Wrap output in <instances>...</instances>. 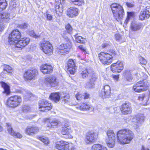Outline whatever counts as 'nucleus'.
<instances>
[{"label":"nucleus","instance_id":"nucleus-1","mask_svg":"<svg viewBox=\"0 0 150 150\" xmlns=\"http://www.w3.org/2000/svg\"><path fill=\"white\" fill-rule=\"evenodd\" d=\"M117 141L121 144L129 143L134 137L132 132L128 129H124L118 131L117 133Z\"/></svg>","mask_w":150,"mask_h":150},{"label":"nucleus","instance_id":"nucleus-2","mask_svg":"<svg viewBox=\"0 0 150 150\" xmlns=\"http://www.w3.org/2000/svg\"><path fill=\"white\" fill-rule=\"evenodd\" d=\"M116 55L115 51L111 50L108 53L101 52L99 54V58L100 62L104 64L108 65L112 62L113 58Z\"/></svg>","mask_w":150,"mask_h":150},{"label":"nucleus","instance_id":"nucleus-3","mask_svg":"<svg viewBox=\"0 0 150 150\" xmlns=\"http://www.w3.org/2000/svg\"><path fill=\"white\" fill-rule=\"evenodd\" d=\"M110 7L113 16L116 20L118 21L122 19L124 13L122 6L117 3L112 4Z\"/></svg>","mask_w":150,"mask_h":150},{"label":"nucleus","instance_id":"nucleus-4","mask_svg":"<svg viewBox=\"0 0 150 150\" xmlns=\"http://www.w3.org/2000/svg\"><path fill=\"white\" fill-rule=\"evenodd\" d=\"M22 101L21 97L18 96H13L9 98L6 105L11 108H15L19 105Z\"/></svg>","mask_w":150,"mask_h":150},{"label":"nucleus","instance_id":"nucleus-5","mask_svg":"<svg viewBox=\"0 0 150 150\" xmlns=\"http://www.w3.org/2000/svg\"><path fill=\"white\" fill-rule=\"evenodd\" d=\"M68 40L67 43L57 45L56 52L59 54H64V53H68L69 51L71 46V42L68 40V38H66Z\"/></svg>","mask_w":150,"mask_h":150},{"label":"nucleus","instance_id":"nucleus-6","mask_svg":"<svg viewBox=\"0 0 150 150\" xmlns=\"http://www.w3.org/2000/svg\"><path fill=\"white\" fill-rule=\"evenodd\" d=\"M21 36L20 31L17 30H13L9 35L8 42L10 45H15L17 44Z\"/></svg>","mask_w":150,"mask_h":150},{"label":"nucleus","instance_id":"nucleus-7","mask_svg":"<svg viewBox=\"0 0 150 150\" xmlns=\"http://www.w3.org/2000/svg\"><path fill=\"white\" fill-rule=\"evenodd\" d=\"M148 86V84L146 81L144 80L135 84L133 86V89L136 92H140L146 90Z\"/></svg>","mask_w":150,"mask_h":150},{"label":"nucleus","instance_id":"nucleus-8","mask_svg":"<svg viewBox=\"0 0 150 150\" xmlns=\"http://www.w3.org/2000/svg\"><path fill=\"white\" fill-rule=\"evenodd\" d=\"M40 48L46 54L51 55L52 53L53 48L48 41H44L40 44Z\"/></svg>","mask_w":150,"mask_h":150},{"label":"nucleus","instance_id":"nucleus-9","mask_svg":"<svg viewBox=\"0 0 150 150\" xmlns=\"http://www.w3.org/2000/svg\"><path fill=\"white\" fill-rule=\"evenodd\" d=\"M107 134L108 137L106 140L107 145L109 148H113L115 144V134L112 130H109L108 131Z\"/></svg>","mask_w":150,"mask_h":150},{"label":"nucleus","instance_id":"nucleus-10","mask_svg":"<svg viewBox=\"0 0 150 150\" xmlns=\"http://www.w3.org/2000/svg\"><path fill=\"white\" fill-rule=\"evenodd\" d=\"M39 110L43 112H47L52 107L51 104L45 99H42L39 102Z\"/></svg>","mask_w":150,"mask_h":150},{"label":"nucleus","instance_id":"nucleus-11","mask_svg":"<svg viewBox=\"0 0 150 150\" xmlns=\"http://www.w3.org/2000/svg\"><path fill=\"white\" fill-rule=\"evenodd\" d=\"M37 70H28L25 71L24 74V78L25 81L30 80L33 79L37 74Z\"/></svg>","mask_w":150,"mask_h":150},{"label":"nucleus","instance_id":"nucleus-12","mask_svg":"<svg viewBox=\"0 0 150 150\" xmlns=\"http://www.w3.org/2000/svg\"><path fill=\"white\" fill-rule=\"evenodd\" d=\"M120 110L124 115L131 114L132 110L131 104L129 102H125L121 105Z\"/></svg>","mask_w":150,"mask_h":150},{"label":"nucleus","instance_id":"nucleus-13","mask_svg":"<svg viewBox=\"0 0 150 150\" xmlns=\"http://www.w3.org/2000/svg\"><path fill=\"white\" fill-rule=\"evenodd\" d=\"M45 83L51 87H55L58 85V81L56 78L54 76H51L46 78Z\"/></svg>","mask_w":150,"mask_h":150},{"label":"nucleus","instance_id":"nucleus-14","mask_svg":"<svg viewBox=\"0 0 150 150\" xmlns=\"http://www.w3.org/2000/svg\"><path fill=\"white\" fill-rule=\"evenodd\" d=\"M47 126L49 128H56L61 125V122L58 120L47 119L45 121Z\"/></svg>","mask_w":150,"mask_h":150},{"label":"nucleus","instance_id":"nucleus-15","mask_svg":"<svg viewBox=\"0 0 150 150\" xmlns=\"http://www.w3.org/2000/svg\"><path fill=\"white\" fill-rule=\"evenodd\" d=\"M123 69V63L120 62L112 64L111 67V70L114 73L120 72Z\"/></svg>","mask_w":150,"mask_h":150},{"label":"nucleus","instance_id":"nucleus-16","mask_svg":"<svg viewBox=\"0 0 150 150\" xmlns=\"http://www.w3.org/2000/svg\"><path fill=\"white\" fill-rule=\"evenodd\" d=\"M111 92L110 88L108 85H106L104 86L103 88L100 91L99 96L103 98H108Z\"/></svg>","mask_w":150,"mask_h":150},{"label":"nucleus","instance_id":"nucleus-17","mask_svg":"<svg viewBox=\"0 0 150 150\" xmlns=\"http://www.w3.org/2000/svg\"><path fill=\"white\" fill-rule=\"evenodd\" d=\"M55 147L59 150H70L69 143L63 140L58 142Z\"/></svg>","mask_w":150,"mask_h":150},{"label":"nucleus","instance_id":"nucleus-18","mask_svg":"<svg viewBox=\"0 0 150 150\" xmlns=\"http://www.w3.org/2000/svg\"><path fill=\"white\" fill-rule=\"evenodd\" d=\"M67 66L68 71L71 74H74L77 67L74 60L70 59H69L67 62Z\"/></svg>","mask_w":150,"mask_h":150},{"label":"nucleus","instance_id":"nucleus-19","mask_svg":"<svg viewBox=\"0 0 150 150\" xmlns=\"http://www.w3.org/2000/svg\"><path fill=\"white\" fill-rule=\"evenodd\" d=\"M97 136L93 132H89L86 135L85 142L87 144L94 142L96 139Z\"/></svg>","mask_w":150,"mask_h":150},{"label":"nucleus","instance_id":"nucleus-20","mask_svg":"<svg viewBox=\"0 0 150 150\" xmlns=\"http://www.w3.org/2000/svg\"><path fill=\"white\" fill-rule=\"evenodd\" d=\"M91 77H89V81L85 85V87L86 88H92L95 85L94 82L97 79L96 74H92Z\"/></svg>","mask_w":150,"mask_h":150},{"label":"nucleus","instance_id":"nucleus-21","mask_svg":"<svg viewBox=\"0 0 150 150\" xmlns=\"http://www.w3.org/2000/svg\"><path fill=\"white\" fill-rule=\"evenodd\" d=\"M96 74L91 69L86 68L82 69L80 71V76L83 79H86L88 76H89V77H91V76L92 75V74Z\"/></svg>","mask_w":150,"mask_h":150},{"label":"nucleus","instance_id":"nucleus-22","mask_svg":"<svg viewBox=\"0 0 150 150\" xmlns=\"http://www.w3.org/2000/svg\"><path fill=\"white\" fill-rule=\"evenodd\" d=\"M29 38H24L19 40L17 44H16V47L17 48H22L28 44L30 42Z\"/></svg>","mask_w":150,"mask_h":150},{"label":"nucleus","instance_id":"nucleus-23","mask_svg":"<svg viewBox=\"0 0 150 150\" xmlns=\"http://www.w3.org/2000/svg\"><path fill=\"white\" fill-rule=\"evenodd\" d=\"M40 68L41 71L45 74L51 73L53 71V68L51 65L47 64H42Z\"/></svg>","mask_w":150,"mask_h":150},{"label":"nucleus","instance_id":"nucleus-24","mask_svg":"<svg viewBox=\"0 0 150 150\" xmlns=\"http://www.w3.org/2000/svg\"><path fill=\"white\" fill-rule=\"evenodd\" d=\"M39 130V128L36 126L28 127L25 130L26 133L29 135H32L38 132Z\"/></svg>","mask_w":150,"mask_h":150},{"label":"nucleus","instance_id":"nucleus-25","mask_svg":"<svg viewBox=\"0 0 150 150\" xmlns=\"http://www.w3.org/2000/svg\"><path fill=\"white\" fill-rule=\"evenodd\" d=\"M78 9L75 7H70L67 10V14L70 17L76 16L78 14Z\"/></svg>","mask_w":150,"mask_h":150},{"label":"nucleus","instance_id":"nucleus-26","mask_svg":"<svg viewBox=\"0 0 150 150\" xmlns=\"http://www.w3.org/2000/svg\"><path fill=\"white\" fill-rule=\"evenodd\" d=\"M144 118V115L141 114H138L137 116L134 117L133 122L136 125V127L139 124L143 122Z\"/></svg>","mask_w":150,"mask_h":150},{"label":"nucleus","instance_id":"nucleus-27","mask_svg":"<svg viewBox=\"0 0 150 150\" xmlns=\"http://www.w3.org/2000/svg\"><path fill=\"white\" fill-rule=\"evenodd\" d=\"M6 124L8 126V131L10 134L13 137H15L18 138H21L22 137V135L20 133L18 132L16 133L13 130L10 124L6 123Z\"/></svg>","mask_w":150,"mask_h":150},{"label":"nucleus","instance_id":"nucleus-28","mask_svg":"<svg viewBox=\"0 0 150 150\" xmlns=\"http://www.w3.org/2000/svg\"><path fill=\"white\" fill-rule=\"evenodd\" d=\"M10 14L7 13H0V21L5 23H9L10 20Z\"/></svg>","mask_w":150,"mask_h":150},{"label":"nucleus","instance_id":"nucleus-29","mask_svg":"<svg viewBox=\"0 0 150 150\" xmlns=\"http://www.w3.org/2000/svg\"><path fill=\"white\" fill-rule=\"evenodd\" d=\"M56 3H57L55 4V10L56 14L59 16H60L62 15V13L63 11L62 8L60 7V5L61 4L60 0H55Z\"/></svg>","mask_w":150,"mask_h":150},{"label":"nucleus","instance_id":"nucleus-30","mask_svg":"<svg viewBox=\"0 0 150 150\" xmlns=\"http://www.w3.org/2000/svg\"><path fill=\"white\" fill-rule=\"evenodd\" d=\"M73 132L71 127L67 124H65L62 128L61 132L63 135L68 134Z\"/></svg>","mask_w":150,"mask_h":150},{"label":"nucleus","instance_id":"nucleus-31","mask_svg":"<svg viewBox=\"0 0 150 150\" xmlns=\"http://www.w3.org/2000/svg\"><path fill=\"white\" fill-rule=\"evenodd\" d=\"M130 28L132 31H138L142 29V24L140 23L133 22L131 24Z\"/></svg>","mask_w":150,"mask_h":150},{"label":"nucleus","instance_id":"nucleus-32","mask_svg":"<svg viewBox=\"0 0 150 150\" xmlns=\"http://www.w3.org/2000/svg\"><path fill=\"white\" fill-rule=\"evenodd\" d=\"M61 95L59 93H52L50 96V98L55 103H57L59 100Z\"/></svg>","mask_w":150,"mask_h":150},{"label":"nucleus","instance_id":"nucleus-33","mask_svg":"<svg viewBox=\"0 0 150 150\" xmlns=\"http://www.w3.org/2000/svg\"><path fill=\"white\" fill-rule=\"evenodd\" d=\"M0 83L1 86L4 89L3 93L6 94V95H9L10 93V88L9 86L3 82H1Z\"/></svg>","mask_w":150,"mask_h":150},{"label":"nucleus","instance_id":"nucleus-34","mask_svg":"<svg viewBox=\"0 0 150 150\" xmlns=\"http://www.w3.org/2000/svg\"><path fill=\"white\" fill-rule=\"evenodd\" d=\"M124 75L126 78L127 81H131L132 79V77L131 74L130 70L128 69H126L123 74Z\"/></svg>","mask_w":150,"mask_h":150},{"label":"nucleus","instance_id":"nucleus-35","mask_svg":"<svg viewBox=\"0 0 150 150\" xmlns=\"http://www.w3.org/2000/svg\"><path fill=\"white\" fill-rule=\"evenodd\" d=\"M90 108V105L87 103H83L81 105L76 107L77 108L83 111L88 110Z\"/></svg>","mask_w":150,"mask_h":150},{"label":"nucleus","instance_id":"nucleus-36","mask_svg":"<svg viewBox=\"0 0 150 150\" xmlns=\"http://www.w3.org/2000/svg\"><path fill=\"white\" fill-rule=\"evenodd\" d=\"M139 100L141 101H144L143 103V105H146L149 99V96L148 94L146 95L142 94L139 96Z\"/></svg>","mask_w":150,"mask_h":150},{"label":"nucleus","instance_id":"nucleus-37","mask_svg":"<svg viewBox=\"0 0 150 150\" xmlns=\"http://www.w3.org/2000/svg\"><path fill=\"white\" fill-rule=\"evenodd\" d=\"M74 37L76 38V41L78 43H83L86 40V39L83 38L81 36H78V34L74 35Z\"/></svg>","mask_w":150,"mask_h":150},{"label":"nucleus","instance_id":"nucleus-38","mask_svg":"<svg viewBox=\"0 0 150 150\" xmlns=\"http://www.w3.org/2000/svg\"><path fill=\"white\" fill-rule=\"evenodd\" d=\"M70 2L71 4L80 6L84 3L83 0H70Z\"/></svg>","mask_w":150,"mask_h":150},{"label":"nucleus","instance_id":"nucleus-39","mask_svg":"<svg viewBox=\"0 0 150 150\" xmlns=\"http://www.w3.org/2000/svg\"><path fill=\"white\" fill-rule=\"evenodd\" d=\"M7 6V3L6 0H0V11L5 9Z\"/></svg>","mask_w":150,"mask_h":150},{"label":"nucleus","instance_id":"nucleus-40","mask_svg":"<svg viewBox=\"0 0 150 150\" xmlns=\"http://www.w3.org/2000/svg\"><path fill=\"white\" fill-rule=\"evenodd\" d=\"M61 98L62 99V101L66 103L69 101V96L68 94H63L61 95Z\"/></svg>","mask_w":150,"mask_h":150},{"label":"nucleus","instance_id":"nucleus-41","mask_svg":"<svg viewBox=\"0 0 150 150\" xmlns=\"http://www.w3.org/2000/svg\"><path fill=\"white\" fill-rule=\"evenodd\" d=\"M147 15V13H146L145 11L142 12L139 16L140 20H143L145 19H147L149 17V16H146Z\"/></svg>","mask_w":150,"mask_h":150},{"label":"nucleus","instance_id":"nucleus-42","mask_svg":"<svg viewBox=\"0 0 150 150\" xmlns=\"http://www.w3.org/2000/svg\"><path fill=\"white\" fill-rule=\"evenodd\" d=\"M23 94L24 98L25 100H30L33 96V95L29 92H25Z\"/></svg>","mask_w":150,"mask_h":150},{"label":"nucleus","instance_id":"nucleus-43","mask_svg":"<svg viewBox=\"0 0 150 150\" xmlns=\"http://www.w3.org/2000/svg\"><path fill=\"white\" fill-rule=\"evenodd\" d=\"M39 139L46 145H48L50 141L47 138L43 137H39Z\"/></svg>","mask_w":150,"mask_h":150},{"label":"nucleus","instance_id":"nucleus-44","mask_svg":"<svg viewBox=\"0 0 150 150\" xmlns=\"http://www.w3.org/2000/svg\"><path fill=\"white\" fill-rule=\"evenodd\" d=\"M4 71H6L8 73H11L12 71V68L8 65H4Z\"/></svg>","mask_w":150,"mask_h":150},{"label":"nucleus","instance_id":"nucleus-45","mask_svg":"<svg viewBox=\"0 0 150 150\" xmlns=\"http://www.w3.org/2000/svg\"><path fill=\"white\" fill-rule=\"evenodd\" d=\"M103 146L102 145L96 144L93 145L92 147V150H100L101 149Z\"/></svg>","mask_w":150,"mask_h":150},{"label":"nucleus","instance_id":"nucleus-46","mask_svg":"<svg viewBox=\"0 0 150 150\" xmlns=\"http://www.w3.org/2000/svg\"><path fill=\"white\" fill-rule=\"evenodd\" d=\"M65 28L69 33L71 34L72 30V28L69 24L68 23L65 26Z\"/></svg>","mask_w":150,"mask_h":150},{"label":"nucleus","instance_id":"nucleus-47","mask_svg":"<svg viewBox=\"0 0 150 150\" xmlns=\"http://www.w3.org/2000/svg\"><path fill=\"white\" fill-rule=\"evenodd\" d=\"M76 98L77 100H80L82 99H83V96L80 93H78L76 95Z\"/></svg>","mask_w":150,"mask_h":150},{"label":"nucleus","instance_id":"nucleus-48","mask_svg":"<svg viewBox=\"0 0 150 150\" xmlns=\"http://www.w3.org/2000/svg\"><path fill=\"white\" fill-rule=\"evenodd\" d=\"M29 34L30 36L36 38H39L40 37V35H36L34 31H31L30 32Z\"/></svg>","mask_w":150,"mask_h":150},{"label":"nucleus","instance_id":"nucleus-49","mask_svg":"<svg viewBox=\"0 0 150 150\" xmlns=\"http://www.w3.org/2000/svg\"><path fill=\"white\" fill-rule=\"evenodd\" d=\"M30 110V107L26 105H24L22 107V110L23 112H26L29 111Z\"/></svg>","mask_w":150,"mask_h":150},{"label":"nucleus","instance_id":"nucleus-50","mask_svg":"<svg viewBox=\"0 0 150 150\" xmlns=\"http://www.w3.org/2000/svg\"><path fill=\"white\" fill-rule=\"evenodd\" d=\"M140 62L141 64H145L146 63V60L143 57H139Z\"/></svg>","mask_w":150,"mask_h":150},{"label":"nucleus","instance_id":"nucleus-51","mask_svg":"<svg viewBox=\"0 0 150 150\" xmlns=\"http://www.w3.org/2000/svg\"><path fill=\"white\" fill-rule=\"evenodd\" d=\"M46 17L47 20L51 21L53 20V17L52 15L50 14L46 13Z\"/></svg>","mask_w":150,"mask_h":150},{"label":"nucleus","instance_id":"nucleus-52","mask_svg":"<svg viewBox=\"0 0 150 150\" xmlns=\"http://www.w3.org/2000/svg\"><path fill=\"white\" fill-rule=\"evenodd\" d=\"M145 11L147 13V16H150V7L147 6L146 8V9Z\"/></svg>","mask_w":150,"mask_h":150},{"label":"nucleus","instance_id":"nucleus-53","mask_svg":"<svg viewBox=\"0 0 150 150\" xmlns=\"http://www.w3.org/2000/svg\"><path fill=\"white\" fill-rule=\"evenodd\" d=\"M6 26V25L3 23H0V32L2 31Z\"/></svg>","mask_w":150,"mask_h":150},{"label":"nucleus","instance_id":"nucleus-54","mask_svg":"<svg viewBox=\"0 0 150 150\" xmlns=\"http://www.w3.org/2000/svg\"><path fill=\"white\" fill-rule=\"evenodd\" d=\"M79 47L81 51L84 52L85 53H88L86 51V48L85 47H83L82 46L80 45Z\"/></svg>","mask_w":150,"mask_h":150},{"label":"nucleus","instance_id":"nucleus-55","mask_svg":"<svg viewBox=\"0 0 150 150\" xmlns=\"http://www.w3.org/2000/svg\"><path fill=\"white\" fill-rule=\"evenodd\" d=\"M115 36L116 40L117 41H119L121 39V36L119 34H115Z\"/></svg>","mask_w":150,"mask_h":150},{"label":"nucleus","instance_id":"nucleus-56","mask_svg":"<svg viewBox=\"0 0 150 150\" xmlns=\"http://www.w3.org/2000/svg\"><path fill=\"white\" fill-rule=\"evenodd\" d=\"M112 77L117 81L119 78V75H112Z\"/></svg>","mask_w":150,"mask_h":150},{"label":"nucleus","instance_id":"nucleus-57","mask_svg":"<svg viewBox=\"0 0 150 150\" xmlns=\"http://www.w3.org/2000/svg\"><path fill=\"white\" fill-rule=\"evenodd\" d=\"M83 99H87L89 98V95L87 93H85L84 94V95H83Z\"/></svg>","mask_w":150,"mask_h":150},{"label":"nucleus","instance_id":"nucleus-58","mask_svg":"<svg viewBox=\"0 0 150 150\" xmlns=\"http://www.w3.org/2000/svg\"><path fill=\"white\" fill-rule=\"evenodd\" d=\"M28 25V24L25 23L22 24L21 25V27L23 28H26Z\"/></svg>","mask_w":150,"mask_h":150},{"label":"nucleus","instance_id":"nucleus-59","mask_svg":"<svg viewBox=\"0 0 150 150\" xmlns=\"http://www.w3.org/2000/svg\"><path fill=\"white\" fill-rule=\"evenodd\" d=\"M126 4L127 6L128 7H132L133 5V4L127 2L126 3Z\"/></svg>","mask_w":150,"mask_h":150},{"label":"nucleus","instance_id":"nucleus-60","mask_svg":"<svg viewBox=\"0 0 150 150\" xmlns=\"http://www.w3.org/2000/svg\"><path fill=\"white\" fill-rule=\"evenodd\" d=\"M129 17H127V18L124 24H125L126 25H127V24L128 23V21H129Z\"/></svg>","mask_w":150,"mask_h":150},{"label":"nucleus","instance_id":"nucleus-61","mask_svg":"<svg viewBox=\"0 0 150 150\" xmlns=\"http://www.w3.org/2000/svg\"><path fill=\"white\" fill-rule=\"evenodd\" d=\"M108 46V45L106 43H105L102 45V47L103 48H104L106 47H107Z\"/></svg>","mask_w":150,"mask_h":150},{"label":"nucleus","instance_id":"nucleus-62","mask_svg":"<svg viewBox=\"0 0 150 150\" xmlns=\"http://www.w3.org/2000/svg\"><path fill=\"white\" fill-rule=\"evenodd\" d=\"M132 13H128L127 17H129V18H130V17L132 16Z\"/></svg>","mask_w":150,"mask_h":150},{"label":"nucleus","instance_id":"nucleus-63","mask_svg":"<svg viewBox=\"0 0 150 150\" xmlns=\"http://www.w3.org/2000/svg\"><path fill=\"white\" fill-rule=\"evenodd\" d=\"M100 150H108L106 147L104 146H102L101 149H100Z\"/></svg>","mask_w":150,"mask_h":150},{"label":"nucleus","instance_id":"nucleus-64","mask_svg":"<svg viewBox=\"0 0 150 150\" xmlns=\"http://www.w3.org/2000/svg\"><path fill=\"white\" fill-rule=\"evenodd\" d=\"M3 130L2 127L0 125V132H1Z\"/></svg>","mask_w":150,"mask_h":150}]
</instances>
